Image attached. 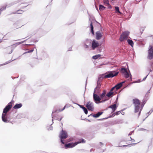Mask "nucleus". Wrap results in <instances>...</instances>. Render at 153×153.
<instances>
[{"instance_id":"37998d69","label":"nucleus","mask_w":153,"mask_h":153,"mask_svg":"<svg viewBox=\"0 0 153 153\" xmlns=\"http://www.w3.org/2000/svg\"><path fill=\"white\" fill-rule=\"evenodd\" d=\"M144 30V27H141L140 29V33H141V34H142L143 33V31Z\"/></svg>"},{"instance_id":"338daca9","label":"nucleus","mask_w":153,"mask_h":153,"mask_svg":"<svg viewBox=\"0 0 153 153\" xmlns=\"http://www.w3.org/2000/svg\"><path fill=\"white\" fill-rule=\"evenodd\" d=\"M122 115H124V112H122V113L120 112Z\"/></svg>"},{"instance_id":"72a5a7b5","label":"nucleus","mask_w":153,"mask_h":153,"mask_svg":"<svg viewBox=\"0 0 153 153\" xmlns=\"http://www.w3.org/2000/svg\"><path fill=\"white\" fill-rule=\"evenodd\" d=\"M52 121V123L51 124L50 126L48 129V130H52L53 129V127L51 125L53 123V121Z\"/></svg>"},{"instance_id":"c03bdc74","label":"nucleus","mask_w":153,"mask_h":153,"mask_svg":"<svg viewBox=\"0 0 153 153\" xmlns=\"http://www.w3.org/2000/svg\"><path fill=\"white\" fill-rule=\"evenodd\" d=\"M125 82H126V81L125 80V81H122L119 83H120V85H121V86H123V83H125Z\"/></svg>"},{"instance_id":"de8ad7c7","label":"nucleus","mask_w":153,"mask_h":153,"mask_svg":"<svg viewBox=\"0 0 153 153\" xmlns=\"http://www.w3.org/2000/svg\"><path fill=\"white\" fill-rule=\"evenodd\" d=\"M153 111V110H151L149 112H148V115H150L152 112Z\"/></svg>"},{"instance_id":"774afa93","label":"nucleus","mask_w":153,"mask_h":153,"mask_svg":"<svg viewBox=\"0 0 153 153\" xmlns=\"http://www.w3.org/2000/svg\"><path fill=\"white\" fill-rule=\"evenodd\" d=\"M151 66L153 67V69H152V70H153V64H152L151 65Z\"/></svg>"},{"instance_id":"f704fd0d","label":"nucleus","mask_w":153,"mask_h":153,"mask_svg":"<svg viewBox=\"0 0 153 153\" xmlns=\"http://www.w3.org/2000/svg\"><path fill=\"white\" fill-rule=\"evenodd\" d=\"M59 134H68L67 131L65 130H62Z\"/></svg>"},{"instance_id":"864d4df0","label":"nucleus","mask_w":153,"mask_h":153,"mask_svg":"<svg viewBox=\"0 0 153 153\" xmlns=\"http://www.w3.org/2000/svg\"><path fill=\"white\" fill-rule=\"evenodd\" d=\"M79 107H80V108H82V109H83V108L84 107L83 105H81L79 106Z\"/></svg>"},{"instance_id":"9b49d317","label":"nucleus","mask_w":153,"mask_h":153,"mask_svg":"<svg viewBox=\"0 0 153 153\" xmlns=\"http://www.w3.org/2000/svg\"><path fill=\"white\" fill-rule=\"evenodd\" d=\"M18 45L16 44V43L15 44H13L7 48V50L8 51H9L8 53V54H10L13 52V50Z\"/></svg>"},{"instance_id":"49530a36","label":"nucleus","mask_w":153,"mask_h":153,"mask_svg":"<svg viewBox=\"0 0 153 153\" xmlns=\"http://www.w3.org/2000/svg\"><path fill=\"white\" fill-rule=\"evenodd\" d=\"M114 89H115V87L114 86L112 88H111V89H110V91H111L112 92H113V91L114 90Z\"/></svg>"},{"instance_id":"b1692460","label":"nucleus","mask_w":153,"mask_h":153,"mask_svg":"<svg viewBox=\"0 0 153 153\" xmlns=\"http://www.w3.org/2000/svg\"><path fill=\"white\" fill-rule=\"evenodd\" d=\"M114 86L115 87V89L116 90V91L120 89L122 87L119 83L117 84Z\"/></svg>"},{"instance_id":"3c124183","label":"nucleus","mask_w":153,"mask_h":153,"mask_svg":"<svg viewBox=\"0 0 153 153\" xmlns=\"http://www.w3.org/2000/svg\"><path fill=\"white\" fill-rule=\"evenodd\" d=\"M118 98V95H117V98L116 99V100L115 101V103H117V102Z\"/></svg>"},{"instance_id":"aec40b11","label":"nucleus","mask_w":153,"mask_h":153,"mask_svg":"<svg viewBox=\"0 0 153 153\" xmlns=\"http://www.w3.org/2000/svg\"><path fill=\"white\" fill-rule=\"evenodd\" d=\"M22 106L21 103L16 104L13 107V108L15 109H18L21 108Z\"/></svg>"},{"instance_id":"c9c22d12","label":"nucleus","mask_w":153,"mask_h":153,"mask_svg":"<svg viewBox=\"0 0 153 153\" xmlns=\"http://www.w3.org/2000/svg\"><path fill=\"white\" fill-rule=\"evenodd\" d=\"M103 1L105 4L109 5V2L108 0H103Z\"/></svg>"},{"instance_id":"a19ab883","label":"nucleus","mask_w":153,"mask_h":153,"mask_svg":"<svg viewBox=\"0 0 153 153\" xmlns=\"http://www.w3.org/2000/svg\"><path fill=\"white\" fill-rule=\"evenodd\" d=\"M122 142V141H121L120 142V143H119V146H123V147H125V146H128V145H123V144H121V143Z\"/></svg>"},{"instance_id":"6e6d98bb","label":"nucleus","mask_w":153,"mask_h":153,"mask_svg":"<svg viewBox=\"0 0 153 153\" xmlns=\"http://www.w3.org/2000/svg\"><path fill=\"white\" fill-rule=\"evenodd\" d=\"M72 49V47H71L69 48V50H68V51H71Z\"/></svg>"},{"instance_id":"423d86ee","label":"nucleus","mask_w":153,"mask_h":153,"mask_svg":"<svg viewBox=\"0 0 153 153\" xmlns=\"http://www.w3.org/2000/svg\"><path fill=\"white\" fill-rule=\"evenodd\" d=\"M129 33V32L128 31H126L123 32L120 37V41L122 42L123 40L126 39Z\"/></svg>"},{"instance_id":"f8f14e48","label":"nucleus","mask_w":153,"mask_h":153,"mask_svg":"<svg viewBox=\"0 0 153 153\" xmlns=\"http://www.w3.org/2000/svg\"><path fill=\"white\" fill-rule=\"evenodd\" d=\"M101 79L99 80V79L97 82V86L95 88L94 91V92H96V93H99L100 92L99 89L100 88L101 85L100 82Z\"/></svg>"},{"instance_id":"a18cd8bd","label":"nucleus","mask_w":153,"mask_h":153,"mask_svg":"<svg viewBox=\"0 0 153 153\" xmlns=\"http://www.w3.org/2000/svg\"><path fill=\"white\" fill-rule=\"evenodd\" d=\"M141 81H140V79H138L137 81H134V83H139Z\"/></svg>"},{"instance_id":"bb28decb","label":"nucleus","mask_w":153,"mask_h":153,"mask_svg":"<svg viewBox=\"0 0 153 153\" xmlns=\"http://www.w3.org/2000/svg\"><path fill=\"white\" fill-rule=\"evenodd\" d=\"M68 137V136L67 134H61L60 136V137L61 139H66L67 137Z\"/></svg>"},{"instance_id":"e2e57ef3","label":"nucleus","mask_w":153,"mask_h":153,"mask_svg":"<svg viewBox=\"0 0 153 153\" xmlns=\"http://www.w3.org/2000/svg\"><path fill=\"white\" fill-rule=\"evenodd\" d=\"M105 119V118H103L102 119H98V120H103L104 119Z\"/></svg>"},{"instance_id":"f257e3e1","label":"nucleus","mask_w":153,"mask_h":153,"mask_svg":"<svg viewBox=\"0 0 153 153\" xmlns=\"http://www.w3.org/2000/svg\"><path fill=\"white\" fill-rule=\"evenodd\" d=\"M146 101L144 98L141 105V108H140V100L137 98H134L133 99V104H134V112L137 113L139 112L138 117H139L141 113V112L143 109L144 105L146 103Z\"/></svg>"},{"instance_id":"58836bf2","label":"nucleus","mask_w":153,"mask_h":153,"mask_svg":"<svg viewBox=\"0 0 153 153\" xmlns=\"http://www.w3.org/2000/svg\"><path fill=\"white\" fill-rule=\"evenodd\" d=\"M150 89H151V88H150V89L149 91H148L147 93L146 94V95L144 97V98L145 99V100H147V98H146V95H147V94H148L150 93Z\"/></svg>"},{"instance_id":"ea45409f","label":"nucleus","mask_w":153,"mask_h":153,"mask_svg":"<svg viewBox=\"0 0 153 153\" xmlns=\"http://www.w3.org/2000/svg\"><path fill=\"white\" fill-rule=\"evenodd\" d=\"M91 45H84V47L85 48L87 49Z\"/></svg>"},{"instance_id":"603ef678","label":"nucleus","mask_w":153,"mask_h":153,"mask_svg":"<svg viewBox=\"0 0 153 153\" xmlns=\"http://www.w3.org/2000/svg\"><path fill=\"white\" fill-rule=\"evenodd\" d=\"M73 140H74L73 138H71L69 139V141H73Z\"/></svg>"},{"instance_id":"dca6fc26","label":"nucleus","mask_w":153,"mask_h":153,"mask_svg":"<svg viewBox=\"0 0 153 153\" xmlns=\"http://www.w3.org/2000/svg\"><path fill=\"white\" fill-rule=\"evenodd\" d=\"M117 106L116 104H113L109 106L108 108H111L112 109V112H114L117 109Z\"/></svg>"},{"instance_id":"c756f323","label":"nucleus","mask_w":153,"mask_h":153,"mask_svg":"<svg viewBox=\"0 0 153 153\" xmlns=\"http://www.w3.org/2000/svg\"><path fill=\"white\" fill-rule=\"evenodd\" d=\"M16 59H14L11 61H10V60H9L7 62H6L4 63V64H0V66H2V65H6L8 63H10V62H12V61H14V60H16Z\"/></svg>"},{"instance_id":"e433bc0d","label":"nucleus","mask_w":153,"mask_h":153,"mask_svg":"<svg viewBox=\"0 0 153 153\" xmlns=\"http://www.w3.org/2000/svg\"><path fill=\"white\" fill-rule=\"evenodd\" d=\"M27 40V39H26V40H25L24 41H22V42H17L16 43V44H17V45H20L21 44H22L24 42Z\"/></svg>"},{"instance_id":"c85d7f7f","label":"nucleus","mask_w":153,"mask_h":153,"mask_svg":"<svg viewBox=\"0 0 153 153\" xmlns=\"http://www.w3.org/2000/svg\"><path fill=\"white\" fill-rule=\"evenodd\" d=\"M19 2V1H14V2H12L9 4V5L7 7H8L11 6L12 5H14V4H15Z\"/></svg>"},{"instance_id":"a211bd4d","label":"nucleus","mask_w":153,"mask_h":153,"mask_svg":"<svg viewBox=\"0 0 153 153\" xmlns=\"http://www.w3.org/2000/svg\"><path fill=\"white\" fill-rule=\"evenodd\" d=\"M83 45H91V40L90 39H87L83 42Z\"/></svg>"},{"instance_id":"5fc2aeb1","label":"nucleus","mask_w":153,"mask_h":153,"mask_svg":"<svg viewBox=\"0 0 153 153\" xmlns=\"http://www.w3.org/2000/svg\"><path fill=\"white\" fill-rule=\"evenodd\" d=\"M116 115V114H115V113H114L112 114V115L111 116V117H114L115 115Z\"/></svg>"},{"instance_id":"69168bd1","label":"nucleus","mask_w":153,"mask_h":153,"mask_svg":"<svg viewBox=\"0 0 153 153\" xmlns=\"http://www.w3.org/2000/svg\"><path fill=\"white\" fill-rule=\"evenodd\" d=\"M74 103V104H76V105H78L79 106L80 105V104H78V103Z\"/></svg>"},{"instance_id":"0e129e2a","label":"nucleus","mask_w":153,"mask_h":153,"mask_svg":"<svg viewBox=\"0 0 153 153\" xmlns=\"http://www.w3.org/2000/svg\"><path fill=\"white\" fill-rule=\"evenodd\" d=\"M108 5H109V6L108 7V8H109L110 9H111V6L109 4Z\"/></svg>"},{"instance_id":"79ce46f5","label":"nucleus","mask_w":153,"mask_h":153,"mask_svg":"<svg viewBox=\"0 0 153 153\" xmlns=\"http://www.w3.org/2000/svg\"><path fill=\"white\" fill-rule=\"evenodd\" d=\"M124 110H125V109H123V110L120 111H117L116 112H115L114 113H115V114H116V115H117L119 114L120 112L121 111H124Z\"/></svg>"},{"instance_id":"ddd939ff","label":"nucleus","mask_w":153,"mask_h":153,"mask_svg":"<svg viewBox=\"0 0 153 153\" xmlns=\"http://www.w3.org/2000/svg\"><path fill=\"white\" fill-rule=\"evenodd\" d=\"M99 46V43L98 42L96 41L95 39L93 40L91 45L92 50H94Z\"/></svg>"},{"instance_id":"cd10ccee","label":"nucleus","mask_w":153,"mask_h":153,"mask_svg":"<svg viewBox=\"0 0 153 153\" xmlns=\"http://www.w3.org/2000/svg\"><path fill=\"white\" fill-rule=\"evenodd\" d=\"M23 11H24L22 10H19L17 11L16 12H15V13H13L12 14H14L15 13H16L17 14H22L23 13Z\"/></svg>"},{"instance_id":"bf43d9fd","label":"nucleus","mask_w":153,"mask_h":153,"mask_svg":"<svg viewBox=\"0 0 153 153\" xmlns=\"http://www.w3.org/2000/svg\"><path fill=\"white\" fill-rule=\"evenodd\" d=\"M149 97V95L147 94V95H146V98H147V100L148 99Z\"/></svg>"},{"instance_id":"393cba45","label":"nucleus","mask_w":153,"mask_h":153,"mask_svg":"<svg viewBox=\"0 0 153 153\" xmlns=\"http://www.w3.org/2000/svg\"><path fill=\"white\" fill-rule=\"evenodd\" d=\"M99 9L100 11L103 10L105 9V7L102 4H100L99 6Z\"/></svg>"},{"instance_id":"1a4fd4ad","label":"nucleus","mask_w":153,"mask_h":153,"mask_svg":"<svg viewBox=\"0 0 153 153\" xmlns=\"http://www.w3.org/2000/svg\"><path fill=\"white\" fill-rule=\"evenodd\" d=\"M85 106L89 111H92L94 110V105L93 102H92L90 101L87 102Z\"/></svg>"},{"instance_id":"5701e85b","label":"nucleus","mask_w":153,"mask_h":153,"mask_svg":"<svg viewBox=\"0 0 153 153\" xmlns=\"http://www.w3.org/2000/svg\"><path fill=\"white\" fill-rule=\"evenodd\" d=\"M91 28V31L93 35L94 34V27L93 25L92 22H91L90 25Z\"/></svg>"},{"instance_id":"0eeeda50","label":"nucleus","mask_w":153,"mask_h":153,"mask_svg":"<svg viewBox=\"0 0 153 153\" xmlns=\"http://www.w3.org/2000/svg\"><path fill=\"white\" fill-rule=\"evenodd\" d=\"M148 52L147 58L151 60L153 58V47L152 45H149Z\"/></svg>"},{"instance_id":"9d476101","label":"nucleus","mask_w":153,"mask_h":153,"mask_svg":"<svg viewBox=\"0 0 153 153\" xmlns=\"http://www.w3.org/2000/svg\"><path fill=\"white\" fill-rule=\"evenodd\" d=\"M12 107L11 102H10L4 108L2 113H7V112L11 109Z\"/></svg>"},{"instance_id":"f3484780","label":"nucleus","mask_w":153,"mask_h":153,"mask_svg":"<svg viewBox=\"0 0 153 153\" xmlns=\"http://www.w3.org/2000/svg\"><path fill=\"white\" fill-rule=\"evenodd\" d=\"M114 95V92L110 91L106 94L105 97L108 98H110L112 97Z\"/></svg>"},{"instance_id":"f03ea898","label":"nucleus","mask_w":153,"mask_h":153,"mask_svg":"<svg viewBox=\"0 0 153 153\" xmlns=\"http://www.w3.org/2000/svg\"><path fill=\"white\" fill-rule=\"evenodd\" d=\"M119 72L117 71H108L105 74H102L99 77V80L101 79L112 78L117 75Z\"/></svg>"},{"instance_id":"7ed1b4c3","label":"nucleus","mask_w":153,"mask_h":153,"mask_svg":"<svg viewBox=\"0 0 153 153\" xmlns=\"http://www.w3.org/2000/svg\"><path fill=\"white\" fill-rule=\"evenodd\" d=\"M86 142L85 140L83 139H80L79 140L75 143H69L66 144L65 145V147L66 149L73 147L77 145L78 144L80 143H84Z\"/></svg>"},{"instance_id":"8fccbe9b","label":"nucleus","mask_w":153,"mask_h":153,"mask_svg":"<svg viewBox=\"0 0 153 153\" xmlns=\"http://www.w3.org/2000/svg\"><path fill=\"white\" fill-rule=\"evenodd\" d=\"M149 74L147 75H146L145 77H144L143 79L142 80H141V81H144L146 80V78L147 77L148 75Z\"/></svg>"},{"instance_id":"a878e982","label":"nucleus","mask_w":153,"mask_h":153,"mask_svg":"<svg viewBox=\"0 0 153 153\" xmlns=\"http://www.w3.org/2000/svg\"><path fill=\"white\" fill-rule=\"evenodd\" d=\"M101 56L100 54H97L95 55L94 56L92 57V58L94 59H96L100 57Z\"/></svg>"},{"instance_id":"473e14b6","label":"nucleus","mask_w":153,"mask_h":153,"mask_svg":"<svg viewBox=\"0 0 153 153\" xmlns=\"http://www.w3.org/2000/svg\"><path fill=\"white\" fill-rule=\"evenodd\" d=\"M83 110V111H84V112L86 114H87L88 113V109L84 107L83 108V109H82Z\"/></svg>"},{"instance_id":"6e6552de","label":"nucleus","mask_w":153,"mask_h":153,"mask_svg":"<svg viewBox=\"0 0 153 153\" xmlns=\"http://www.w3.org/2000/svg\"><path fill=\"white\" fill-rule=\"evenodd\" d=\"M97 94L96 92H94L93 94V99L94 101L95 102L96 104H98L99 103V102H98L97 101H100L102 99L101 98L100 96H99Z\"/></svg>"},{"instance_id":"09e8293b","label":"nucleus","mask_w":153,"mask_h":153,"mask_svg":"<svg viewBox=\"0 0 153 153\" xmlns=\"http://www.w3.org/2000/svg\"><path fill=\"white\" fill-rule=\"evenodd\" d=\"M62 118H63V117H61V118L60 119H58V118H56V119H54L58 120L59 121H60L62 120Z\"/></svg>"},{"instance_id":"4be33fe9","label":"nucleus","mask_w":153,"mask_h":153,"mask_svg":"<svg viewBox=\"0 0 153 153\" xmlns=\"http://www.w3.org/2000/svg\"><path fill=\"white\" fill-rule=\"evenodd\" d=\"M128 44L130 45L131 47H133L134 43L133 41L131 39H128L127 40Z\"/></svg>"},{"instance_id":"4c0bfd02","label":"nucleus","mask_w":153,"mask_h":153,"mask_svg":"<svg viewBox=\"0 0 153 153\" xmlns=\"http://www.w3.org/2000/svg\"><path fill=\"white\" fill-rule=\"evenodd\" d=\"M33 51H34V49H31V50H29V51H27L25 52V53H23V54H24L26 53H27L32 52Z\"/></svg>"},{"instance_id":"4d7b16f0","label":"nucleus","mask_w":153,"mask_h":153,"mask_svg":"<svg viewBox=\"0 0 153 153\" xmlns=\"http://www.w3.org/2000/svg\"><path fill=\"white\" fill-rule=\"evenodd\" d=\"M82 120H88L89 122H91V121L89 120L88 119H87L86 118H85V119H82Z\"/></svg>"},{"instance_id":"20e7f679","label":"nucleus","mask_w":153,"mask_h":153,"mask_svg":"<svg viewBox=\"0 0 153 153\" xmlns=\"http://www.w3.org/2000/svg\"><path fill=\"white\" fill-rule=\"evenodd\" d=\"M128 70L129 72H128L127 71L126 68L122 67L121 68L120 71L124 75V77L125 78H127L130 77L131 80H132V75L129 69Z\"/></svg>"},{"instance_id":"2f4dec72","label":"nucleus","mask_w":153,"mask_h":153,"mask_svg":"<svg viewBox=\"0 0 153 153\" xmlns=\"http://www.w3.org/2000/svg\"><path fill=\"white\" fill-rule=\"evenodd\" d=\"M109 99V98H106L105 97L104 98V99L103 100H102V101H100L99 102L100 103H103L105 102V101L108 100Z\"/></svg>"},{"instance_id":"4468645a","label":"nucleus","mask_w":153,"mask_h":153,"mask_svg":"<svg viewBox=\"0 0 153 153\" xmlns=\"http://www.w3.org/2000/svg\"><path fill=\"white\" fill-rule=\"evenodd\" d=\"M67 105H65L64 107L61 110H60V109H57V110H56L54 111H52V114H51V117L52 118V121H53V114H54L55 113H58V112H61V111H63V110H64L65 109V108H66Z\"/></svg>"},{"instance_id":"39448f33","label":"nucleus","mask_w":153,"mask_h":153,"mask_svg":"<svg viewBox=\"0 0 153 153\" xmlns=\"http://www.w3.org/2000/svg\"><path fill=\"white\" fill-rule=\"evenodd\" d=\"M1 118L2 121L6 123L9 122L10 119V115L8 113H2Z\"/></svg>"},{"instance_id":"2eb2a0df","label":"nucleus","mask_w":153,"mask_h":153,"mask_svg":"<svg viewBox=\"0 0 153 153\" xmlns=\"http://www.w3.org/2000/svg\"><path fill=\"white\" fill-rule=\"evenodd\" d=\"M103 112V111H99L96 114H91L90 115L88 116V117L90 116H92L93 117L97 118L99 117L101 115Z\"/></svg>"},{"instance_id":"412c9836","label":"nucleus","mask_w":153,"mask_h":153,"mask_svg":"<svg viewBox=\"0 0 153 153\" xmlns=\"http://www.w3.org/2000/svg\"><path fill=\"white\" fill-rule=\"evenodd\" d=\"M106 91L105 90H104L103 91L102 93V94L100 95L101 98L102 99L104 97H105L106 95Z\"/></svg>"},{"instance_id":"6ab92c4d","label":"nucleus","mask_w":153,"mask_h":153,"mask_svg":"<svg viewBox=\"0 0 153 153\" xmlns=\"http://www.w3.org/2000/svg\"><path fill=\"white\" fill-rule=\"evenodd\" d=\"M96 39L98 40L100 39L102 36V34L100 31L96 32Z\"/></svg>"},{"instance_id":"052dcab7","label":"nucleus","mask_w":153,"mask_h":153,"mask_svg":"<svg viewBox=\"0 0 153 153\" xmlns=\"http://www.w3.org/2000/svg\"><path fill=\"white\" fill-rule=\"evenodd\" d=\"M134 132V131H132L130 132L128 134H132V133H133Z\"/></svg>"},{"instance_id":"680f3d73","label":"nucleus","mask_w":153,"mask_h":153,"mask_svg":"<svg viewBox=\"0 0 153 153\" xmlns=\"http://www.w3.org/2000/svg\"><path fill=\"white\" fill-rule=\"evenodd\" d=\"M66 105H67L66 108H68L70 106V105L68 104H66Z\"/></svg>"},{"instance_id":"7c9ffc66","label":"nucleus","mask_w":153,"mask_h":153,"mask_svg":"<svg viewBox=\"0 0 153 153\" xmlns=\"http://www.w3.org/2000/svg\"><path fill=\"white\" fill-rule=\"evenodd\" d=\"M115 11L116 13H121L120 11L119 10V7L118 6H115Z\"/></svg>"},{"instance_id":"13d9d810","label":"nucleus","mask_w":153,"mask_h":153,"mask_svg":"<svg viewBox=\"0 0 153 153\" xmlns=\"http://www.w3.org/2000/svg\"><path fill=\"white\" fill-rule=\"evenodd\" d=\"M61 139V142H62V144H64V141L62 140V139Z\"/></svg>"}]
</instances>
